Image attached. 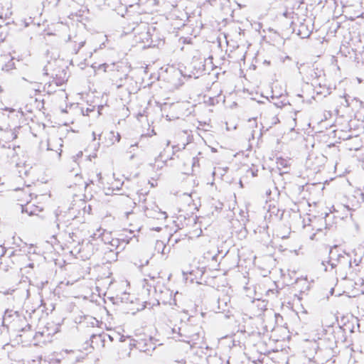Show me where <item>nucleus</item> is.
Instances as JSON below:
<instances>
[{
    "label": "nucleus",
    "instance_id": "nucleus-21",
    "mask_svg": "<svg viewBox=\"0 0 364 364\" xmlns=\"http://www.w3.org/2000/svg\"><path fill=\"white\" fill-rule=\"evenodd\" d=\"M268 210L274 215H277L279 213V209L274 205L272 207V205H269Z\"/></svg>",
    "mask_w": 364,
    "mask_h": 364
},
{
    "label": "nucleus",
    "instance_id": "nucleus-12",
    "mask_svg": "<svg viewBox=\"0 0 364 364\" xmlns=\"http://www.w3.org/2000/svg\"><path fill=\"white\" fill-rule=\"evenodd\" d=\"M296 288L301 292H305L309 289L310 284L306 277H300L296 280Z\"/></svg>",
    "mask_w": 364,
    "mask_h": 364
},
{
    "label": "nucleus",
    "instance_id": "nucleus-1",
    "mask_svg": "<svg viewBox=\"0 0 364 364\" xmlns=\"http://www.w3.org/2000/svg\"><path fill=\"white\" fill-rule=\"evenodd\" d=\"M16 198L18 205L21 206L22 211L29 215H37L41 213L48 198L46 194L33 196L29 188L18 191Z\"/></svg>",
    "mask_w": 364,
    "mask_h": 364
},
{
    "label": "nucleus",
    "instance_id": "nucleus-24",
    "mask_svg": "<svg viewBox=\"0 0 364 364\" xmlns=\"http://www.w3.org/2000/svg\"><path fill=\"white\" fill-rule=\"evenodd\" d=\"M41 86H38L37 87H34L33 90L38 92V91H41Z\"/></svg>",
    "mask_w": 364,
    "mask_h": 364
},
{
    "label": "nucleus",
    "instance_id": "nucleus-22",
    "mask_svg": "<svg viewBox=\"0 0 364 364\" xmlns=\"http://www.w3.org/2000/svg\"><path fill=\"white\" fill-rule=\"evenodd\" d=\"M242 213L243 214L242 221L243 222V223H245V222L247 220L246 213L242 211Z\"/></svg>",
    "mask_w": 364,
    "mask_h": 364
},
{
    "label": "nucleus",
    "instance_id": "nucleus-35",
    "mask_svg": "<svg viewBox=\"0 0 364 364\" xmlns=\"http://www.w3.org/2000/svg\"><path fill=\"white\" fill-rule=\"evenodd\" d=\"M1 26H2V25H1V24H0V27H1Z\"/></svg>",
    "mask_w": 364,
    "mask_h": 364
},
{
    "label": "nucleus",
    "instance_id": "nucleus-15",
    "mask_svg": "<svg viewBox=\"0 0 364 364\" xmlns=\"http://www.w3.org/2000/svg\"><path fill=\"white\" fill-rule=\"evenodd\" d=\"M166 249V245L163 241L157 240L155 243L154 250L161 255H164V250Z\"/></svg>",
    "mask_w": 364,
    "mask_h": 364
},
{
    "label": "nucleus",
    "instance_id": "nucleus-13",
    "mask_svg": "<svg viewBox=\"0 0 364 364\" xmlns=\"http://www.w3.org/2000/svg\"><path fill=\"white\" fill-rule=\"evenodd\" d=\"M26 255L24 251H22L21 249L15 250L12 252L10 255L12 263H20L21 262Z\"/></svg>",
    "mask_w": 364,
    "mask_h": 364
},
{
    "label": "nucleus",
    "instance_id": "nucleus-23",
    "mask_svg": "<svg viewBox=\"0 0 364 364\" xmlns=\"http://www.w3.org/2000/svg\"><path fill=\"white\" fill-rule=\"evenodd\" d=\"M343 97L346 100V106H349L350 105V102H348V100L347 98V96L346 95H343Z\"/></svg>",
    "mask_w": 364,
    "mask_h": 364
},
{
    "label": "nucleus",
    "instance_id": "nucleus-3",
    "mask_svg": "<svg viewBox=\"0 0 364 364\" xmlns=\"http://www.w3.org/2000/svg\"><path fill=\"white\" fill-rule=\"evenodd\" d=\"M66 69L67 66L62 59H55L53 61L48 62L44 68V74L48 75V72H52V75H55V77H53L52 81L46 83L43 87V90H53L65 84L68 79Z\"/></svg>",
    "mask_w": 364,
    "mask_h": 364
},
{
    "label": "nucleus",
    "instance_id": "nucleus-30",
    "mask_svg": "<svg viewBox=\"0 0 364 364\" xmlns=\"http://www.w3.org/2000/svg\"><path fill=\"white\" fill-rule=\"evenodd\" d=\"M296 117L293 118V122H294V124H296Z\"/></svg>",
    "mask_w": 364,
    "mask_h": 364
},
{
    "label": "nucleus",
    "instance_id": "nucleus-14",
    "mask_svg": "<svg viewBox=\"0 0 364 364\" xmlns=\"http://www.w3.org/2000/svg\"><path fill=\"white\" fill-rule=\"evenodd\" d=\"M97 341V340H100L101 341V338H100V336H96V335H93L91 338V343H85L82 347V349L80 350L81 351H82V350H85L86 351V353L87 354H90V353H92V350L93 349L95 348V347L93 346V343H95V341Z\"/></svg>",
    "mask_w": 364,
    "mask_h": 364
},
{
    "label": "nucleus",
    "instance_id": "nucleus-27",
    "mask_svg": "<svg viewBox=\"0 0 364 364\" xmlns=\"http://www.w3.org/2000/svg\"><path fill=\"white\" fill-rule=\"evenodd\" d=\"M309 36V33H305L304 36H301L302 38H305V37H307Z\"/></svg>",
    "mask_w": 364,
    "mask_h": 364
},
{
    "label": "nucleus",
    "instance_id": "nucleus-2",
    "mask_svg": "<svg viewBox=\"0 0 364 364\" xmlns=\"http://www.w3.org/2000/svg\"><path fill=\"white\" fill-rule=\"evenodd\" d=\"M183 350H186V363L203 364V359L207 355L209 348L198 335L193 341H183Z\"/></svg>",
    "mask_w": 364,
    "mask_h": 364
},
{
    "label": "nucleus",
    "instance_id": "nucleus-18",
    "mask_svg": "<svg viewBox=\"0 0 364 364\" xmlns=\"http://www.w3.org/2000/svg\"><path fill=\"white\" fill-rule=\"evenodd\" d=\"M119 81H120L119 83H118V82L116 83L117 89H120V88H125L126 90L129 89V87H126V82L127 81V77H125L124 79L120 78Z\"/></svg>",
    "mask_w": 364,
    "mask_h": 364
},
{
    "label": "nucleus",
    "instance_id": "nucleus-31",
    "mask_svg": "<svg viewBox=\"0 0 364 364\" xmlns=\"http://www.w3.org/2000/svg\"><path fill=\"white\" fill-rule=\"evenodd\" d=\"M58 91H65V89L64 88H61V89H59Z\"/></svg>",
    "mask_w": 364,
    "mask_h": 364
},
{
    "label": "nucleus",
    "instance_id": "nucleus-25",
    "mask_svg": "<svg viewBox=\"0 0 364 364\" xmlns=\"http://www.w3.org/2000/svg\"><path fill=\"white\" fill-rule=\"evenodd\" d=\"M120 140V135L117 133L116 136V141L119 142Z\"/></svg>",
    "mask_w": 364,
    "mask_h": 364
},
{
    "label": "nucleus",
    "instance_id": "nucleus-7",
    "mask_svg": "<svg viewBox=\"0 0 364 364\" xmlns=\"http://www.w3.org/2000/svg\"><path fill=\"white\" fill-rule=\"evenodd\" d=\"M322 265L326 272H330L336 269L338 271H346L351 267V258L348 254L345 252L338 254L336 259L331 257L330 260L323 261Z\"/></svg>",
    "mask_w": 364,
    "mask_h": 364
},
{
    "label": "nucleus",
    "instance_id": "nucleus-20",
    "mask_svg": "<svg viewBox=\"0 0 364 364\" xmlns=\"http://www.w3.org/2000/svg\"><path fill=\"white\" fill-rule=\"evenodd\" d=\"M247 173H250L251 176L255 177L257 175V169L255 166H252L247 169Z\"/></svg>",
    "mask_w": 364,
    "mask_h": 364
},
{
    "label": "nucleus",
    "instance_id": "nucleus-8",
    "mask_svg": "<svg viewBox=\"0 0 364 364\" xmlns=\"http://www.w3.org/2000/svg\"><path fill=\"white\" fill-rule=\"evenodd\" d=\"M250 92L252 97L251 99L256 100L258 103H264L265 101L273 103L275 106L281 107L286 105L285 95L282 92Z\"/></svg>",
    "mask_w": 364,
    "mask_h": 364
},
{
    "label": "nucleus",
    "instance_id": "nucleus-9",
    "mask_svg": "<svg viewBox=\"0 0 364 364\" xmlns=\"http://www.w3.org/2000/svg\"><path fill=\"white\" fill-rule=\"evenodd\" d=\"M186 228L187 229L186 236L188 238L199 237L202 233L200 225L197 222L196 215H192L186 218Z\"/></svg>",
    "mask_w": 364,
    "mask_h": 364
},
{
    "label": "nucleus",
    "instance_id": "nucleus-4",
    "mask_svg": "<svg viewBox=\"0 0 364 364\" xmlns=\"http://www.w3.org/2000/svg\"><path fill=\"white\" fill-rule=\"evenodd\" d=\"M154 31V28L150 26L147 23L141 22L137 24L132 28L135 43L144 44V47L152 46V32Z\"/></svg>",
    "mask_w": 364,
    "mask_h": 364
},
{
    "label": "nucleus",
    "instance_id": "nucleus-34",
    "mask_svg": "<svg viewBox=\"0 0 364 364\" xmlns=\"http://www.w3.org/2000/svg\"><path fill=\"white\" fill-rule=\"evenodd\" d=\"M0 18H2V15L0 14Z\"/></svg>",
    "mask_w": 364,
    "mask_h": 364
},
{
    "label": "nucleus",
    "instance_id": "nucleus-10",
    "mask_svg": "<svg viewBox=\"0 0 364 364\" xmlns=\"http://www.w3.org/2000/svg\"><path fill=\"white\" fill-rule=\"evenodd\" d=\"M276 163L280 174L287 173L289 171L291 166L289 159L279 157L277 159Z\"/></svg>",
    "mask_w": 364,
    "mask_h": 364
},
{
    "label": "nucleus",
    "instance_id": "nucleus-11",
    "mask_svg": "<svg viewBox=\"0 0 364 364\" xmlns=\"http://www.w3.org/2000/svg\"><path fill=\"white\" fill-rule=\"evenodd\" d=\"M134 237V232L127 228H124L119 234V240L126 244H128Z\"/></svg>",
    "mask_w": 364,
    "mask_h": 364
},
{
    "label": "nucleus",
    "instance_id": "nucleus-32",
    "mask_svg": "<svg viewBox=\"0 0 364 364\" xmlns=\"http://www.w3.org/2000/svg\"><path fill=\"white\" fill-rule=\"evenodd\" d=\"M240 186L242 187V181L240 182Z\"/></svg>",
    "mask_w": 364,
    "mask_h": 364
},
{
    "label": "nucleus",
    "instance_id": "nucleus-16",
    "mask_svg": "<svg viewBox=\"0 0 364 364\" xmlns=\"http://www.w3.org/2000/svg\"><path fill=\"white\" fill-rule=\"evenodd\" d=\"M14 68V58L9 59L8 62H6L3 66L2 70L5 71H9Z\"/></svg>",
    "mask_w": 364,
    "mask_h": 364
},
{
    "label": "nucleus",
    "instance_id": "nucleus-36",
    "mask_svg": "<svg viewBox=\"0 0 364 364\" xmlns=\"http://www.w3.org/2000/svg\"><path fill=\"white\" fill-rule=\"evenodd\" d=\"M2 114V112L0 111V114Z\"/></svg>",
    "mask_w": 364,
    "mask_h": 364
},
{
    "label": "nucleus",
    "instance_id": "nucleus-6",
    "mask_svg": "<svg viewBox=\"0 0 364 364\" xmlns=\"http://www.w3.org/2000/svg\"><path fill=\"white\" fill-rule=\"evenodd\" d=\"M322 265L326 272H330L336 269L338 271H346L351 267V258L348 254L345 252L338 254L336 259L331 257L330 260L323 261Z\"/></svg>",
    "mask_w": 364,
    "mask_h": 364
},
{
    "label": "nucleus",
    "instance_id": "nucleus-28",
    "mask_svg": "<svg viewBox=\"0 0 364 364\" xmlns=\"http://www.w3.org/2000/svg\"><path fill=\"white\" fill-rule=\"evenodd\" d=\"M210 100V105H213V104H214V102H213V100H211V99L210 98V100Z\"/></svg>",
    "mask_w": 364,
    "mask_h": 364
},
{
    "label": "nucleus",
    "instance_id": "nucleus-29",
    "mask_svg": "<svg viewBox=\"0 0 364 364\" xmlns=\"http://www.w3.org/2000/svg\"><path fill=\"white\" fill-rule=\"evenodd\" d=\"M357 80L359 83H360L362 82V80L359 77L357 78Z\"/></svg>",
    "mask_w": 364,
    "mask_h": 364
},
{
    "label": "nucleus",
    "instance_id": "nucleus-26",
    "mask_svg": "<svg viewBox=\"0 0 364 364\" xmlns=\"http://www.w3.org/2000/svg\"><path fill=\"white\" fill-rule=\"evenodd\" d=\"M286 59L289 60L290 59L289 56H288V55L285 56L282 60L284 61Z\"/></svg>",
    "mask_w": 364,
    "mask_h": 364
},
{
    "label": "nucleus",
    "instance_id": "nucleus-33",
    "mask_svg": "<svg viewBox=\"0 0 364 364\" xmlns=\"http://www.w3.org/2000/svg\"><path fill=\"white\" fill-rule=\"evenodd\" d=\"M333 289H331V294H333Z\"/></svg>",
    "mask_w": 364,
    "mask_h": 364
},
{
    "label": "nucleus",
    "instance_id": "nucleus-19",
    "mask_svg": "<svg viewBox=\"0 0 364 364\" xmlns=\"http://www.w3.org/2000/svg\"><path fill=\"white\" fill-rule=\"evenodd\" d=\"M59 1L60 0H46L45 4L48 6L55 7L58 4Z\"/></svg>",
    "mask_w": 364,
    "mask_h": 364
},
{
    "label": "nucleus",
    "instance_id": "nucleus-5",
    "mask_svg": "<svg viewBox=\"0 0 364 364\" xmlns=\"http://www.w3.org/2000/svg\"><path fill=\"white\" fill-rule=\"evenodd\" d=\"M91 67L96 75L101 73L117 72L127 76L131 70V65L127 61H118L111 63H105L99 65L93 63Z\"/></svg>",
    "mask_w": 364,
    "mask_h": 364
},
{
    "label": "nucleus",
    "instance_id": "nucleus-17",
    "mask_svg": "<svg viewBox=\"0 0 364 364\" xmlns=\"http://www.w3.org/2000/svg\"><path fill=\"white\" fill-rule=\"evenodd\" d=\"M85 44V40H80V41H74L73 50L75 53H77L81 48H82Z\"/></svg>",
    "mask_w": 364,
    "mask_h": 364
}]
</instances>
